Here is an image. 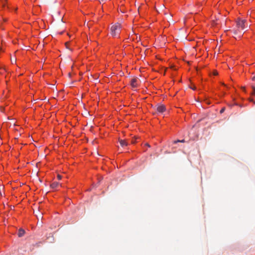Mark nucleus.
<instances>
[{
    "instance_id": "nucleus-1",
    "label": "nucleus",
    "mask_w": 255,
    "mask_h": 255,
    "mask_svg": "<svg viewBox=\"0 0 255 255\" xmlns=\"http://www.w3.org/2000/svg\"><path fill=\"white\" fill-rule=\"evenodd\" d=\"M121 26V24L117 23L113 25L111 28V33L113 36L115 37L119 34Z\"/></svg>"
},
{
    "instance_id": "nucleus-2",
    "label": "nucleus",
    "mask_w": 255,
    "mask_h": 255,
    "mask_svg": "<svg viewBox=\"0 0 255 255\" xmlns=\"http://www.w3.org/2000/svg\"><path fill=\"white\" fill-rule=\"evenodd\" d=\"M246 20L245 19H238L237 22V25L239 29L244 30L248 27V25L246 24Z\"/></svg>"
},
{
    "instance_id": "nucleus-3",
    "label": "nucleus",
    "mask_w": 255,
    "mask_h": 255,
    "mask_svg": "<svg viewBox=\"0 0 255 255\" xmlns=\"http://www.w3.org/2000/svg\"><path fill=\"white\" fill-rule=\"evenodd\" d=\"M165 109V107L163 105H158L157 106L156 110L159 113L164 112Z\"/></svg>"
},
{
    "instance_id": "nucleus-4",
    "label": "nucleus",
    "mask_w": 255,
    "mask_h": 255,
    "mask_svg": "<svg viewBox=\"0 0 255 255\" xmlns=\"http://www.w3.org/2000/svg\"><path fill=\"white\" fill-rule=\"evenodd\" d=\"M136 82H137V80L136 79H134V78L132 79L130 81L131 86L133 88L136 87L137 86Z\"/></svg>"
},
{
    "instance_id": "nucleus-5",
    "label": "nucleus",
    "mask_w": 255,
    "mask_h": 255,
    "mask_svg": "<svg viewBox=\"0 0 255 255\" xmlns=\"http://www.w3.org/2000/svg\"><path fill=\"white\" fill-rule=\"evenodd\" d=\"M119 142H120V145L122 147H124L125 146H127L128 145V142L125 140L121 139L119 140Z\"/></svg>"
},
{
    "instance_id": "nucleus-6",
    "label": "nucleus",
    "mask_w": 255,
    "mask_h": 255,
    "mask_svg": "<svg viewBox=\"0 0 255 255\" xmlns=\"http://www.w3.org/2000/svg\"><path fill=\"white\" fill-rule=\"evenodd\" d=\"M25 234V231L22 229H19L18 232V236L19 237H22Z\"/></svg>"
},
{
    "instance_id": "nucleus-7",
    "label": "nucleus",
    "mask_w": 255,
    "mask_h": 255,
    "mask_svg": "<svg viewBox=\"0 0 255 255\" xmlns=\"http://www.w3.org/2000/svg\"><path fill=\"white\" fill-rule=\"evenodd\" d=\"M58 185H59V183L58 182H54L51 184V188L54 189V188H56L58 186Z\"/></svg>"
},
{
    "instance_id": "nucleus-8",
    "label": "nucleus",
    "mask_w": 255,
    "mask_h": 255,
    "mask_svg": "<svg viewBox=\"0 0 255 255\" xmlns=\"http://www.w3.org/2000/svg\"><path fill=\"white\" fill-rule=\"evenodd\" d=\"M6 0H2L0 1V5H1L2 7H4L5 5Z\"/></svg>"
},
{
    "instance_id": "nucleus-9",
    "label": "nucleus",
    "mask_w": 255,
    "mask_h": 255,
    "mask_svg": "<svg viewBox=\"0 0 255 255\" xmlns=\"http://www.w3.org/2000/svg\"><path fill=\"white\" fill-rule=\"evenodd\" d=\"M185 142V140L184 139H182V140H177L176 141H174V143H177V142Z\"/></svg>"
},
{
    "instance_id": "nucleus-10",
    "label": "nucleus",
    "mask_w": 255,
    "mask_h": 255,
    "mask_svg": "<svg viewBox=\"0 0 255 255\" xmlns=\"http://www.w3.org/2000/svg\"><path fill=\"white\" fill-rule=\"evenodd\" d=\"M57 178H58V180H61V178H62V176L58 174L57 175Z\"/></svg>"
},
{
    "instance_id": "nucleus-11",
    "label": "nucleus",
    "mask_w": 255,
    "mask_h": 255,
    "mask_svg": "<svg viewBox=\"0 0 255 255\" xmlns=\"http://www.w3.org/2000/svg\"><path fill=\"white\" fill-rule=\"evenodd\" d=\"M252 88H253V94L255 95V87L253 86V87H252Z\"/></svg>"
},
{
    "instance_id": "nucleus-12",
    "label": "nucleus",
    "mask_w": 255,
    "mask_h": 255,
    "mask_svg": "<svg viewBox=\"0 0 255 255\" xmlns=\"http://www.w3.org/2000/svg\"><path fill=\"white\" fill-rule=\"evenodd\" d=\"M225 108H222V109L221 110V111H220V113H223L225 111Z\"/></svg>"
},
{
    "instance_id": "nucleus-13",
    "label": "nucleus",
    "mask_w": 255,
    "mask_h": 255,
    "mask_svg": "<svg viewBox=\"0 0 255 255\" xmlns=\"http://www.w3.org/2000/svg\"><path fill=\"white\" fill-rule=\"evenodd\" d=\"M11 61L12 63H13L16 62V60L15 59H11Z\"/></svg>"
},
{
    "instance_id": "nucleus-14",
    "label": "nucleus",
    "mask_w": 255,
    "mask_h": 255,
    "mask_svg": "<svg viewBox=\"0 0 255 255\" xmlns=\"http://www.w3.org/2000/svg\"><path fill=\"white\" fill-rule=\"evenodd\" d=\"M144 145L148 147H150V145L148 143H146Z\"/></svg>"
},
{
    "instance_id": "nucleus-15",
    "label": "nucleus",
    "mask_w": 255,
    "mask_h": 255,
    "mask_svg": "<svg viewBox=\"0 0 255 255\" xmlns=\"http://www.w3.org/2000/svg\"><path fill=\"white\" fill-rule=\"evenodd\" d=\"M214 75H218V72H217V71L214 72Z\"/></svg>"
},
{
    "instance_id": "nucleus-16",
    "label": "nucleus",
    "mask_w": 255,
    "mask_h": 255,
    "mask_svg": "<svg viewBox=\"0 0 255 255\" xmlns=\"http://www.w3.org/2000/svg\"><path fill=\"white\" fill-rule=\"evenodd\" d=\"M250 101L253 102L255 104V101H254L253 99H250Z\"/></svg>"
},
{
    "instance_id": "nucleus-17",
    "label": "nucleus",
    "mask_w": 255,
    "mask_h": 255,
    "mask_svg": "<svg viewBox=\"0 0 255 255\" xmlns=\"http://www.w3.org/2000/svg\"><path fill=\"white\" fill-rule=\"evenodd\" d=\"M252 80H253V81H255V76H254V77L252 78Z\"/></svg>"
},
{
    "instance_id": "nucleus-18",
    "label": "nucleus",
    "mask_w": 255,
    "mask_h": 255,
    "mask_svg": "<svg viewBox=\"0 0 255 255\" xmlns=\"http://www.w3.org/2000/svg\"><path fill=\"white\" fill-rule=\"evenodd\" d=\"M135 140H132V141H131V143H135Z\"/></svg>"
},
{
    "instance_id": "nucleus-19",
    "label": "nucleus",
    "mask_w": 255,
    "mask_h": 255,
    "mask_svg": "<svg viewBox=\"0 0 255 255\" xmlns=\"http://www.w3.org/2000/svg\"><path fill=\"white\" fill-rule=\"evenodd\" d=\"M193 90H195L196 89L195 87H194L193 88H191Z\"/></svg>"
},
{
    "instance_id": "nucleus-20",
    "label": "nucleus",
    "mask_w": 255,
    "mask_h": 255,
    "mask_svg": "<svg viewBox=\"0 0 255 255\" xmlns=\"http://www.w3.org/2000/svg\"><path fill=\"white\" fill-rule=\"evenodd\" d=\"M2 50V48L1 47H0V51H1Z\"/></svg>"
},
{
    "instance_id": "nucleus-21",
    "label": "nucleus",
    "mask_w": 255,
    "mask_h": 255,
    "mask_svg": "<svg viewBox=\"0 0 255 255\" xmlns=\"http://www.w3.org/2000/svg\"><path fill=\"white\" fill-rule=\"evenodd\" d=\"M242 88L244 89V90H245V87H243Z\"/></svg>"
}]
</instances>
